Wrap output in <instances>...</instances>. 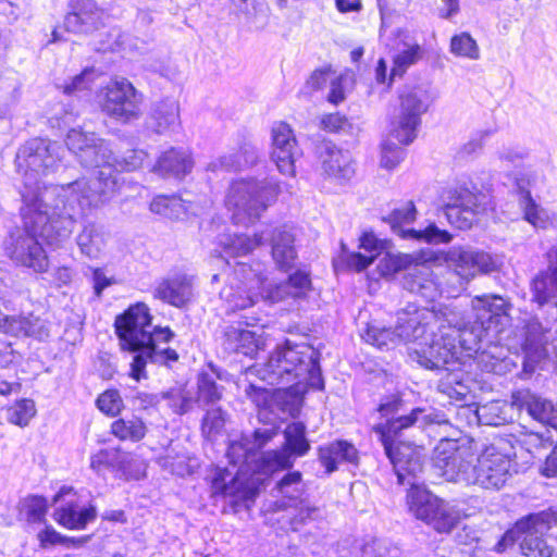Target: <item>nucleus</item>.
Masks as SVG:
<instances>
[{"mask_svg": "<svg viewBox=\"0 0 557 557\" xmlns=\"http://www.w3.org/2000/svg\"><path fill=\"white\" fill-rule=\"evenodd\" d=\"M556 524L557 511L554 509L531 513L506 532L495 549L503 553L515 541H519L520 557H557V553L543 537L544 533Z\"/></svg>", "mask_w": 557, "mask_h": 557, "instance_id": "obj_14", "label": "nucleus"}, {"mask_svg": "<svg viewBox=\"0 0 557 557\" xmlns=\"http://www.w3.org/2000/svg\"><path fill=\"white\" fill-rule=\"evenodd\" d=\"M423 412V409L416 408L408 416L377 424L373 430L394 467L398 483L410 485L407 493L410 512L437 532L448 533L459 523L461 511L455 504L438 498L418 483L417 478L424 466V448L401 440L404 430L417 423Z\"/></svg>", "mask_w": 557, "mask_h": 557, "instance_id": "obj_1", "label": "nucleus"}, {"mask_svg": "<svg viewBox=\"0 0 557 557\" xmlns=\"http://www.w3.org/2000/svg\"><path fill=\"white\" fill-rule=\"evenodd\" d=\"M271 160L283 175L295 176V162L301 156L296 137L285 122L274 124L272 128Z\"/></svg>", "mask_w": 557, "mask_h": 557, "instance_id": "obj_20", "label": "nucleus"}, {"mask_svg": "<svg viewBox=\"0 0 557 557\" xmlns=\"http://www.w3.org/2000/svg\"><path fill=\"white\" fill-rule=\"evenodd\" d=\"M320 352L308 344L277 346L267 362L248 370L269 385L298 383L322 389L323 379L319 366Z\"/></svg>", "mask_w": 557, "mask_h": 557, "instance_id": "obj_9", "label": "nucleus"}, {"mask_svg": "<svg viewBox=\"0 0 557 557\" xmlns=\"http://www.w3.org/2000/svg\"><path fill=\"white\" fill-rule=\"evenodd\" d=\"M114 471L119 472L126 480H139L145 475V465L136 455L119 449Z\"/></svg>", "mask_w": 557, "mask_h": 557, "instance_id": "obj_47", "label": "nucleus"}, {"mask_svg": "<svg viewBox=\"0 0 557 557\" xmlns=\"http://www.w3.org/2000/svg\"><path fill=\"white\" fill-rule=\"evenodd\" d=\"M358 458V450L347 441H334L319 448L320 462L327 473L337 470L342 462L356 465Z\"/></svg>", "mask_w": 557, "mask_h": 557, "instance_id": "obj_33", "label": "nucleus"}, {"mask_svg": "<svg viewBox=\"0 0 557 557\" xmlns=\"http://www.w3.org/2000/svg\"><path fill=\"white\" fill-rule=\"evenodd\" d=\"M194 160L188 150L171 148L164 151L154 165V171L162 176L181 178L191 172Z\"/></svg>", "mask_w": 557, "mask_h": 557, "instance_id": "obj_31", "label": "nucleus"}, {"mask_svg": "<svg viewBox=\"0 0 557 557\" xmlns=\"http://www.w3.org/2000/svg\"><path fill=\"white\" fill-rule=\"evenodd\" d=\"M421 57V49L419 45H413L399 52L394 58V67L392 69V76L403 75L406 70L414 64Z\"/></svg>", "mask_w": 557, "mask_h": 557, "instance_id": "obj_59", "label": "nucleus"}, {"mask_svg": "<svg viewBox=\"0 0 557 557\" xmlns=\"http://www.w3.org/2000/svg\"><path fill=\"white\" fill-rule=\"evenodd\" d=\"M150 210L168 219H180L185 214L186 207L184 201L176 196L159 195L152 199Z\"/></svg>", "mask_w": 557, "mask_h": 557, "instance_id": "obj_46", "label": "nucleus"}, {"mask_svg": "<svg viewBox=\"0 0 557 557\" xmlns=\"http://www.w3.org/2000/svg\"><path fill=\"white\" fill-rule=\"evenodd\" d=\"M96 137L97 135L95 133H86L81 128H72L66 135L65 144L69 150L78 159L79 152H84Z\"/></svg>", "mask_w": 557, "mask_h": 557, "instance_id": "obj_58", "label": "nucleus"}, {"mask_svg": "<svg viewBox=\"0 0 557 557\" xmlns=\"http://www.w3.org/2000/svg\"><path fill=\"white\" fill-rule=\"evenodd\" d=\"M433 99L424 86H408L399 94V107L389 123V136L400 145H409L417 137L421 116Z\"/></svg>", "mask_w": 557, "mask_h": 557, "instance_id": "obj_15", "label": "nucleus"}, {"mask_svg": "<svg viewBox=\"0 0 557 557\" xmlns=\"http://www.w3.org/2000/svg\"><path fill=\"white\" fill-rule=\"evenodd\" d=\"M403 284L410 293L420 295L426 300H434L444 292L443 284L438 282L431 264L419 261L417 256L412 265L408 268Z\"/></svg>", "mask_w": 557, "mask_h": 557, "instance_id": "obj_24", "label": "nucleus"}, {"mask_svg": "<svg viewBox=\"0 0 557 557\" xmlns=\"http://www.w3.org/2000/svg\"><path fill=\"white\" fill-rule=\"evenodd\" d=\"M97 512L92 505H84L77 500H69L55 509L54 520L70 530H83L96 519Z\"/></svg>", "mask_w": 557, "mask_h": 557, "instance_id": "obj_30", "label": "nucleus"}, {"mask_svg": "<svg viewBox=\"0 0 557 557\" xmlns=\"http://www.w3.org/2000/svg\"><path fill=\"white\" fill-rule=\"evenodd\" d=\"M259 158L257 147L251 144H244L237 153L234 156H224L220 159L222 168L227 170H239L246 166L253 165Z\"/></svg>", "mask_w": 557, "mask_h": 557, "instance_id": "obj_50", "label": "nucleus"}, {"mask_svg": "<svg viewBox=\"0 0 557 557\" xmlns=\"http://www.w3.org/2000/svg\"><path fill=\"white\" fill-rule=\"evenodd\" d=\"M444 260L453 270L450 275L458 277L461 288L478 274L492 273L497 269V262L490 253L460 246L451 247L445 253Z\"/></svg>", "mask_w": 557, "mask_h": 557, "instance_id": "obj_18", "label": "nucleus"}, {"mask_svg": "<svg viewBox=\"0 0 557 557\" xmlns=\"http://www.w3.org/2000/svg\"><path fill=\"white\" fill-rule=\"evenodd\" d=\"M276 428L258 429L251 436L240 435L231 440L226 457L233 468L218 469L212 479V493L234 498V503L252 498L255 486L261 481L259 474H270L292 467L286 450H259L272 441Z\"/></svg>", "mask_w": 557, "mask_h": 557, "instance_id": "obj_5", "label": "nucleus"}, {"mask_svg": "<svg viewBox=\"0 0 557 557\" xmlns=\"http://www.w3.org/2000/svg\"><path fill=\"white\" fill-rule=\"evenodd\" d=\"M47 500L40 496H29L21 502L20 515L27 522H41L47 513Z\"/></svg>", "mask_w": 557, "mask_h": 557, "instance_id": "obj_52", "label": "nucleus"}, {"mask_svg": "<svg viewBox=\"0 0 557 557\" xmlns=\"http://www.w3.org/2000/svg\"><path fill=\"white\" fill-rule=\"evenodd\" d=\"M512 406L525 411L534 421L557 430V403L530 389H520L512 393Z\"/></svg>", "mask_w": 557, "mask_h": 557, "instance_id": "obj_25", "label": "nucleus"}, {"mask_svg": "<svg viewBox=\"0 0 557 557\" xmlns=\"http://www.w3.org/2000/svg\"><path fill=\"white\" fill-rule=\"evenodd\" d=\"M474 322L468 327L461 320L456 333L458 357L449 364L459 363L462 351L475 352L476 364L485 372L498 375L510 372L516 362L509 356V347L500 345L502 333L511 323L512 304L495 294H484L471 299Z\"/></svg>", "mask_w": 557, "mask_h": 557, "instance_id": "obj_3", "label": "nucleus"}, {"mask_svg": "<svg viewBox=\"0 0 557 557\" xmlns=\"http://www.w3.org/2000/svg\"><path fill=\"white\" fill-rule=\"evenodd\" d=\"M117 456V448L101 449L90 457V468L96 472H100L103 468H111L114 471Z\"/></svg>", "mask_w": 557, "mask_h": 557, "instance_id": "obj_64", "label": "nucleus"}, {"mask_svg": "<svg viewBox=\"0 0 557 557\" xmlns=\"http://www.w3.org/2000/svg\"><path fill=\"white\" fill-rule=\"evenodd\" d=\"M61 152L63 149L59 144L41 138L30 139L18 149L15 164L17 172L23 176L22 197L24 193H32L37 203L45 208L50 207L48 201L55 196L60 207H62L61 200L66 202L61 187L41 188L40 186L41 177L58 169L62 159Z\"/></svg>", "mask_w": 557, "mask_h": 557, "instance_id": "obj_10", "label": "nucleus"}, {"mask_svg": "<svg viewBox=\"0 0 557 557\" xmlns=\"http://www.w3.org/2000/svg\"><path fill=\"white\" fill-rule=\"evenodd\" d=\"M360 557H399L400 552L396 546L379 539L364 541L359 546Z\"/></svg>", "mask_w": 557, "mask_h": 557, "instance_id": "obj_54", "label": "nucleus"}, {"mask_svg": "<svg viewBox=\"0 0 557 557\" xmlns=\"http://www.w3.org/2000/svg\"><path fill=\"white\" fill-rule=\"evenodd\" d=\"M96 77L97 74L94 69H86L81 74L74 76L71 83L63 86V92L66 95H74L88 90L90 89Z\"/></svg>", "mask_w": 557, "mask_h": 557, "instance_id": "obj_60", "label": "nucleus"}, {"mask_svg": "<svg viewBox=\"0 0 557 557\" xmlns=\"http://www.w3.org/2000/svg\"><path fill=\"white\" fill-rule=\"evenodd\" d=\"M413 255L407 253H385L382 258H380L379 263L376 265L377 272L382 277H388L394 275L395 273L405 270L407 272L408 268L412 265L414 262Z\"/></svg>", "mask_w": 557, "mask_h": 557, "instance_id": "obj_48", "label": "nucleus"}, {"mask_svg": "<svg viewBox=\"0 0 557 557\" xmlns=\"http://www.w3.org/2000/svg\"><path fill=\"white\" fill-rule=\"evenodd\" d=\"M0 332L14 336H28L42 341L49 336L47 323L33 314L5 315L0 311Z\"/></svg>", "mask_w": 557, "mask_h": 557, "instance_id": "obj_27", "label": "nucleus"}, {"mask_svg": "<svg viewBox=\"0 0 557 557\" xmlns=\"http://www.w3.org/2000/svg\"><path fill=\"white\" fill-rule=\"evenodd\" d=\"M96 405L108 417L119 416L124 408L123 398L117 389H107L101 393L97 397Z\"/></svg>", "mask_w": 557, "mask_h": 557, "instance_id": "obj_56", "label": "nucleus"}, {"mask_svg": "<svg viewBox=\"0 0 557 557\" xmlns=\"http://www.w3.org/2000/svg\"><path fill=\"white\" fill-rule=\"evenodd\" d=\"M523 220L535 230L553 228L556 211L541 206L532 196L527 195L525 199H518Z\"/></svg>", "mask_w": 557, "mask_h": 557, "instance_id": "obj_39", "label": "nucleus"}, {"mask_svg": "<svg viewBox=\"0 0 557 557\" xmlns=\"http://www.w3.org/2000/svg\"><path fill=\"white\" fill-rule=\"evenodd\" d=\"M210 372L202 371L197 380V398L199 405H210L222 398L223 387L216 384V379L223 380V374L212 364H209Z\"/></svg>", "mask_w": 557, "mask_h": 557, "instance_id": "obj_41", "label": "nucleus"}, {"mask_svg": "<svg viewBox=\"0 0 557 557\" xmlns=\"http://www.w3.org/2000/svg\"><path fill=\"white\" fill-rule=\"evenodd\" d=\"M360 248H362L367 255L351 252L343 253L342 256V259L347 267L358 272L364 270L382 253L383 244L374 236V234L364 233L360 238Z\"/></svg>", "mask_w": 557, "mask_h": 557, "instance_id": "obj_36", "label": "nucleus"}, {"mask_svg": "<svg viewBox=\"0 0 557 557\" xmlns=\"http://www.w3.org/2000/svg\"><path fill=\"white\" fill-rule=\"evenodd\" d=\"M405 157V150L395 143L385 140L382 144L381 165L387 170L396 168Z\"/></svg>", "mask_w": 557, "mask_h": 557, "instance_id": "obj_62", "label": "nucleus"}, {"mask_svg": "<svg viewBox=\"0 0 557 557\" xmlns=\"http://www.w3.org/2000/svg\"><path fill=\"white\" fill-rule=\"evenodd\" d=\"M109 234L103 226L96 223L86 224L77 236V245L85 256L91 259L99 258L104 251Z\"/></svg>", "mask_w": 557, "mask_h": 557, "instance_id": "obj_37", "label": "nucleus"}, {"mask_svg": "<svg viewBox=\"0 0 557 557\" xmlns=\"http://www.w3.org/2000/svg\"><path fill=\"white\" fill-rule=\"evenodd\" d=\"M181 125L180 106L175 99L156 102L147 119V127L157 134L174 132Z\"/></svg>", "mask_w": 557, "mask_h": 557, "instance_id": "obj_29", "label": "nucleus"}, {"mask_svg": "<svg viewBox=\"0 0 557 557\" xmlns=\"http://www.w3.org/2000/svg\"><path fill=\"white\" fill-rule=\"evenodd\" d=\"M264 346L265 341L262 334H257L255 331L231 325L224 332L223 347L228 352L255 357Z\"/></svg>", "mask_w": 557, "mask_h": 557, "instance_id": "obj_28", "label": "nucleus"}, {"mask_svg": "<svg viewBox=\"0 0 557 557\" xmlns=\"http://www.w3.org/2000/svg\"><path fill=\"white\" fill-rule=\"evenodd\" d=\"M319 159L323 173L335 181L344 184L350 181L355 173V162L348 150L338 148L332 143H323L318 148Z\"/></svg>", "mask_w": 557, "mask_h": 557, "instance_id": "obj_23", "label": "nucleus"}, {"mask_svg": "<svg viewBox=\"0 0 557 557\" xmlns=\"http://www.w3.org/2000/svg\"><path fill=\"white\" fill-rule=\"evenodd\" d=\"M449 51L459 58L468 60L480 59V48L475 39L467 32H462L451 37Z\"/></svg>", "mask_w": 557, "mask_h": 557, "instance_id": "obj_49", "label": "nucleus"}, {"mask_svg": "<svg viewBox=\"0 0 557 557\" xmlns=\"http://www.w3.org/2000/svg\"><path fill=\"white\" fill-rule=\"evenodd\" d=\"M512 401L507 404L502 400H494L487 404L478 406L472 410L469 406L462 407L465 412H471L472 419L480 424L484 425H503L511 419L509 411L513 409Z\"/></svg>", "mask_w": 557, "mask_h": 557, "instance_id": "obj_34", "label": "nucleus"}, {"mask_svg": "<svg viewBox=\"0 0 557 557\" xmlns=\"http://www.w3.org/2000/svg\"><path fill=\"white\" fill-rule=\"evenodd\" d=\"M146 158L147 153L144 150H129L121 158L116 157V161H113L112 170L134 171L143 165Z\"/></svg>", "mask_w": 557, "mask_h": 557, "instance_id": "obj_63", "label": "nucleus"}, {"mask_svg": "<svg viewBox=\"0 0 557 557\" xmlns=\"http://www.w3.org/2000/svg\"><path fill=\"white\" fill-rule=\"evenodd\" d=\"M265 278L259 269L237 262L227 275V282L220 292V298L225 302L227 311L244 310L256 305L259 300L278 302L287 298L299 299L311 288L309 273L296 271L286 282L264 286Z\"/></svg>", "mask_w": 557, "mask_h": 557, "instance_id": "obj_7", "label": "nucleus"}, {"mask_svg": "<svg viewBox=\"0 0 557 557\" xmlns=\"http://www.w3.org/2000/svg\"><path fill=\"white\" fill-rule=\"evenodd\" d=\"M35 404L30 399H22L8 409V421L18 426H26L35 416Z\"/></svg>", "mask_w": 557, "mask_h": 557, "instance_id": "obj_57", "label": "nucleus"}, {"mask_svg": "<svg viewBox=\"0 0 557 557\" xmlns=\"http://www.w3.org/2000/svg\"><path fill=\"white\" fill-rule=\"evenodd\" d=\"M277 194L278 186L273 180L242 178L231 184L225 203L233 222L247 226L261 216Z\"/></svg>", "mask_w": 557, "mask_h": 557, "instance_id": "obj_11", "label": "nucleus"}, {"mask_svg": "<svg viewBox=\"0 0 557 557\" xmlns=\"http://www.w3.org/2000/svg\"><path fill=\"white\" fill-rule=\"evenodd\" d=\"M143 95L126 78L112 79L103 88L101 109L110 117L127 123L141 114Z\"/></svg>", "mask_w": 557, "mask_h": 557, "instance_id": "obj_16", "label": "nucleus"}, {"mask_svg": "<svg viewBox=\"0 0 557 557\" xmlns=\"http://www.w3.org/2000/svg\"><path fill=\"white\" fill-rule=\"evenodd\" d=\"M460 321L459 313L449 306L428 308L408 304L397 313L396 330L401 343L414 345L409 358L433 370L459 358L454 331Z\"/></svg>", "mask_w": 557, "mask_h": 557, "instance_id": "obj_2", "label": "nucleus"}, {"mask_svg": "<svg viewBox=\"0 0 557 557\" xmlns=\"http://www.w3.org/2000/svg\"><path fill=\"white\" fill-rule=\"evenodd\" d=\"M79 163L85 168H103L96 176L82 177L67 185L61 186L65 205L74 202L77 214H86L109 202L117 193L119 184L112 171L113 153L110 144L99 137L84 152H79Z\"/></svg>", "mask_w": 557, "mask_h": 557, "instance_id": "obj_8", "label": "nucleus"}, {"mask_svg": "<svg viewBox=\"0 0 557 557\" xmlns=\"http://www.w3.org/2000/svg\"><path fill=\"white\" fill-rule=\"evenodd\" d=\"M475 453L476 443L473 440L442 438L433 450V463L443 478L459 483Z\"/></svg>", "mask_w": 557, "mask_h": 557, "instance_id": "obj_17", "label": "nucleus"}, {"mask_svg": "<svg viewBox=\"0 0 557 557\" xmlns=\"http://www.w3.org/2000/svg\"><path fill=\"white\" fill-rule=\"evenodd\" d=\"M362 338L379 349H389L401 344L396 327L391 329L375 324H368Z\"/></svg>", "mask_w": 557, "mask_h": 557, "instance_id": "obj_44", "label": "nucleus"}, {"mask_svg": "<svg viewBox=\"0 0 557 557\" xmlns=\"http://www.w3.org/2000/svg\"><path fill=\"white\" fill-rule=\"evenodd\" d=\"M69 8L64 18V28L67 32L87 35L103 23L104 12L94 0H70Z\"/></svg>", "mask_w": 557, "mask_h": 557, "instance_id": "obj_22", "label": "nucleus"}, {"mask_svg": "<svg viewBox=\"0 0 557 557\" xmlns=\"http://www.w3.org/2000/svg\"><path fill=\"white\" fill-rule=\"evenodd\" d=\"M156 298L181 308L193 297L191 278L185 274H174L161 280L154 287Z\"/></svg>", "mask_w": 557, "mask_h": 557, "instance_id": "obj_26", "label": "nucleus"}, {"mask_svg": "<svg viewBox=\"0 0 557 557\" xmlns=\"http://www.w3.org/2000/svg\"><path fill=\"white\" fill-rule=\"evenodd\" d=\"M281 499L276 502L280 509L298 508L299 502L307 498L301 473L293 471L286 473L276 485Z\"/></svg>", "mask_w": 557, "mask_h": 557, "instance_id": "obj_35", "label": "nucleus"}, {"mask_svg": "<svg viewBox=\"0 0 557 557\" xmlns=\"http://www.w3.org/2000/svg\"><path fill=\"white\" fill-rule=\"evenodd\" d=\"M148 428L139 417L120 418L111 423V433L121 441L137 443L147 434Z\"/></svg>", "mask_w": 557, "mask_h": 557, "instance_id": "obj_42", "label": "nucleus"}, {"mask_svg": "<svg viewBox=\"0 0 557 557\" xmlns=\"http://www.w3.org/2000/svg\"><path fill=\"white\" fill-rule=\"evenodd\" d=\"M115 329L122 348L135 354L131 362L129 376L137 382L147 377L148 362L168 364L177 361V352L163 346L173 338L174 333L169 327H153L146 305L137 304L117 317Z\"/></svg>", "mask_w": 557, "mask_h": 557, "instance_id": "obj_6", "label": "nucleus"}, {"mask_svg": "<svg viewBox=\"0 0 557 557\" xmlns=\"http://www.w3.org/2000/svg\"><path fill=\"white\" fill-rule=\"evenodd\" d=\"M273 388L263 384L250 383L245 388L246 396L258 407L270 410Z\"/></svg>", "mask_w": 557, "mask_h": 557, "instance_id": "obj_61", "label": "nucleus"}, {"mask_svg": "<svg viewBox=\"0 0 557 557\" xmlns=\"http://www.w3.org/2000/svg\"><path fill=\"white\" fill-rule=\"evenodd\" d=\"M264 236L255 235L253 237H249L247 235H234L227 236L225 239H221L220 244L224 247V252L227 256H244L248 252L252 251L256 247L263 243Z\"/></svg>", "mask_w": 557, "mask_h": 557, "instance_id": "obj_45", "label": "nucleus"}, {"mask_svg": "<svg viewBox=\"0 0 557 557\" xmlns=\"http://www.w3.org/2000/svg\"><path fill=\"white\" fill-rule=\"evenodd\" d=\"M513 455V447L505 441L485 446L476 457L475 465L472 463L473 459H470L459 483L499 491L511 476Z\"/></svg>", "mask_w": 557, "mask_h": 557, "instance_id": "obj_12", "label": "nucleus"}, {"mask_svg": "<svg viewBox=\"0 0 557 557\" xmlns=\"http://www.w3.org/2000/svg\"><path fill=\"white\" fill-rule=\"evenodd\" d=\"M546 269L539 271L530 283L532 301L544 306L555 300L557 302V239L545 250Z\"/></svg>", "mask_w": 557, "mask_h": 557, "instance_id": "obj_21", "label": "nucleus"}, {"mask_svg": "<svg viewBox=\"0 0 557 557\" xmlns=\"http://www.w3.org/2000/svg\"><path fill=\"white\" fill-rule=\"evenodd\" d=\"M307 386L306 384L289 383L287 387L273 388L269 411L294 414L298 410L300 395L305 393Z\"/></svg>", "mask_w": 557, "mask_h": 557, "instance_id": "obj_40", "label": "nucleus"}, {"mask_svg": "<svg viewBox=\"0 0 557 557\" xmlns=\"http://www.w3.org/2000/svg\"><path fill=\"white\" fill-rule=\"evenodd\" d=\"M285 446L281 450H286L293 463L292 456H304L310 449V444L306 438V425L301 422L289 423L285 431Z\"/></svg>", "mask_w": 557, "mask_h": 557, "instance_id": "obj_43", "label": "nucleus"}, {"mask_svg": "<svg viewBox=\"0 0 557 557\" xmlns=\"http://www.w3.org/2000/svg\"><path fill=\"white\" fill-rule=\"evenodd\" d=\"M168 400L169 407L177 414H184L191 410L196 399L189 391L184 388H172L162 394Z\"/></svg>", "mask_w": 557, "mask_h": 557, "instance_id": "obj_53", "label": "nucleus"}, {"mask_svg": "<svg viewBox=\"0 0 557 557\" xmlns=\"http://www.w3.org/2000/svg\"><path fill=\"white\" fill-rule=\"evenodd\" d=\"M546 183L547 178L542 171L532 170L520 173L516 178L519 199H525L527 195L532 196V190H542Z\"/></svg>", "mask_w": 557, "mask_h": 557, "instance_id": "obj_51", "label": "nucleus"}, {"mask_svg": "<svg viewBox=\"0 0 557 557\" xmlns=\"http://www.w3.org/2000/svg\"><path fill=\"white\" fill-rule=\"evenodd\" d=\"M294 234L284 227L275 228L271 235L272 258L282 271H289L297 259Z\"/></svg>", "mask_w": 557, "mask_h": 557, "instance_id": "obj_32", "label": "nucleus"}, {"mask_svg": "<svg viewBox=\"0 0 557 557\" xmlns=\"http://www.w3.org/2000/svg\"><path fill=\"white\" fill-rule=\"evenodd\" d=\"M293 510L290 517V527L294 531H297L300 527L318 520L321 517V510L319 507L312 505L308 498L299 502L298 508H290Z\"/></svg>", "mask_w": 557, "mask_h": 557, "instance_id": "obj_55", "label": "nucleus"}, {"mask_svg": "<svg viewBox=\"0 0 557 557\" xmlns=\"http://www.w3.org/2000/svg\"><path fill=\"white\" fill-rule=\"evenodd\" d=\"M447 221L459 230H468L481 216L494 210L492 197L470 182H457L441 194Z\"/></svg>", "mask_w": 557, "mask_h": 557, "instance_id": "obj_13", "label": "nucleus"}, {"mask_svg": "<svg viewBox=\"0 0 557 557\" xmlns=\"http://www.w3.org/2000/svg\"><path fill=\"white\" fill-rule=\"evenodd\" d=\"M455 364H446L438 370H447V373L438 382V391L448 398L461 403V408L467 407L471 398L469 386L462 381L461 374L456 371Z\"/></svg>", "mask_w": 557, "mask_h": 557, "instance_id": "obj_38", "label": "nucleus"}, {"mask_svg": "<svg viewBox=\"0 0 557 557\" xmlns=\"http://www.w3.org/2000/svg\"><path fill=\"white\" fill-rule=\"evenodd\" d=\"M417 210L412 201H407L399 208L394 209L385 221L391 225L395 234L405 239H414L430 244H447L453 236L447 232L438 228L434 223L430 224L422 231L406 228L416 220Z\"/></svg>", "mask_w": 557, "mask_h": 557, "instance_id": "obj_19", "label": "nucleus"}, {"mask_svg": "<svg viewBox=\"0 0 557 557\" xmlns=\"http://www.w3.org/2000/svg\"><path fill=\"white\" fill-rule=\"evenodd\" d=\"M22 218L24 227L11 233L3 243L5 255L17 265L32 269L36 273L48 270L49 260L40 239L48 245H58L66 238L77 215L74 202L62 207H42L32 193L23 194Z\"/></svg>", "mask_w": 557, "mask_h": 557, "instance_id": "obj_4", "label": "nucleus"}]
</instances>
